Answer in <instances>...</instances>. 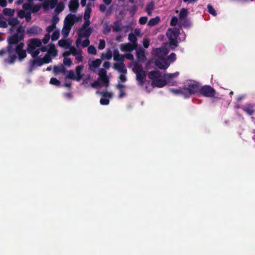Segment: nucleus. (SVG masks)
<instances>
[{"mask_svg":"<svg viewBox=\"0 0 255 255\" xmlns=\"http://www.w3.org/2000/svg\"><path fill=\"white\" fill-rule=\"evenodd\" d=\"M3 16L0 14V27H6L7 23L6 21L3 20Z\"/></svg>","mask_w":255,"mask_h":255,"instance_id":"47","label":"nucleus"},{"mask_svg":"<svg viewBox=\"0 0 255 255\" xmlns=\"http://www.w3.org/2000/svg\"><path fill=\"white\" fill-rule=\"evenodd\" d=\"M154 4L153 2H151L147 4L146 8V11L147 14L149 16H151L152 15V10L154 9Z\"/></svg>","mask_w":255,"mask_h":255,"instance_id":"29","label":"nucleus"},{"mask_svg":"<svg viewBox=\"0 0 255 255\" xmlns=\"http://www.w3.org/2000/svg\"><path fill=\"white\" fill-rule=\"evenodd\" d=\"M148 18L146 16L141 17L139 19V23L140 24H144L147 22Z\"/></svg>","mask_w":255,"mask_h":255,"instance_id":"53","label":"nucleus"},{"mask_svg":"<svg viewBox=\"0 0 255 255\" xmlns=\"http://www.w3.org/2000/svg\"><path fill=\"white\" fill-rule=\"evenodd\" d=\"M136 54L137 59L138 62H142L145 60L146 56L144 53V51L142 49L137 50Z\"/></svg>","mask_w":255,"mask_h":255,"instance_id":"22","label":"nucleus"},{"mask_svg":"<svg viewBox=\"0 0 255 255\" xmlns=\"http://www.w3.org/2000/svg\"><path fill=\"white\" fill-rule=\"evenodd\" d=\"M59 20V17L57 15H54L52 17L51 19L52 24L56 26V24L58 22Z\"/></svg>","mask_w":255,"mask_h":255,"instance_id":"55","label":"nucleus"},{"mask_svg":"<svg viewBox=\"0 0 255 255\" xmlns=\"http://www.w3.org/2000/svg\"><path fill=\"white\" fill-rule=\"evenodd\" d=\"M27 0L28 2L23 5V9L19 10L17 15L19 17L25 18L27 21H28L31 19V13H35L38 11L41 8V5L39 4H36L32 6L33 0Z\"/></svg>","mask_w":255,"mask_h":255,"instance_id":"5","label":"nucleus"},{"mask_svg":"<svg viewBox=\"0 0 255 255\" xmlns=\"http://www.w3.org/2000/svg\"><path fill=\"white\" fill-rule=\"evenodd\" d=\"M102 63V60L100 59H96L95 60L89 61V66L90 69L95 72L97 69L100 66Z\"/></svg>","mask_w":255,"mask_h":255,"instance_id":"17","label":"nucleus"},{"mask_svg":"<svg viewBox=\"0 0 255 255\" xmlns=\"http://www.w3.org/2000/svg\"><path fill=\"white\" fill-rule=\"evenodd\" d=\"M178 75V72H175L172 74H166L162 76L159 71H154L148 73V77L152 81L151 85L153 87L161 88L167 84L173 85L172 80Z\"/></svg>","mask_w":255,"mask_h":255,"instance_id":"2","label":"nucleus"},{"mask_svg":"<svg viewBox=\"0 0 255 255\" xmlns=\"http://www.w3.org/2000/svg\"><path fill=\"white\" fill-rule=\"evenodd\" d=\"M8 23L12 26L10 28L11 32L14 33L8 39L9 44L12 45L17 43L19 40H21L23 38L24 30L22 26L19 24L18 21L16 18L10 19Z\"/></svg>","mask_w":255,"mask_h":255,"instance_id":"4","label":"nucleus"},{"mask_svg":"<svg viewBox=\"0 0 255 255\" xmlns=\"http://www.w3.org/2000/svg\"><path fill=\"white\" fill-rule=\"evenodd\" d=\"M102 95V98L100 100V103L103 105H107L109 103V99L111 98L113 96V93L111 92H104V93H99Z\"/></svg>","mask_w":255,"mask_h":255,"instance_id":"16","label":"nucleus"},{"mask_svg":"<svg viewBox=\"0 0 255 255\" xmlns=\"http://www.w3.org/2000/svg\"><path fill=\"white\" fill-rule=\"evenodd\" d=\"M160 21V18L156 16L155 18H151L148 22L147 25L150 27H152L157 24Z\"/></svg>","mask_w":255,"mask_h":255,"instance_id":"26","label":"nucleus"},{"mask_svg":"<svg viewBox=\"0 0 255 255\" xmlns=\"http://www.w3.org/2000/svg\"><path fill=\"white\" fill-rule=\"evenodd\" d=\"M60 36V30L59 29H55L51 35V39L52 41L57 40Z\"/></svg>","mask_w":255,"mask_h":255,"instance_id":"34","label":"nucleus"},{"mask_svg":"<svg viewBox=\"0 0 255 255\" xmlns=\"http://www.w3.org/2000/svg\"><path fill=\"white\" fill-rule=\"evenodd\" d=\"M103 67L105 69H108L110 67V63L108 61L105 62L103 64Z\"/></svg>","mask_w":255,"mask_h":255,"instance_id":"61","label":"nucleus"},{"mask_svg":"<svg viewBox=\"0 0 255 255\" xmlns=\"http://www.w3.org/2000/svg\"><path fill=\"white\" fill-rule=\"evenodd\" d=\"M85 20V22L83 23L82 26L81 27H84L86 28H88V27L90 24V21L89 19H84Z\"/></svg>","mask_w":255,"mask_h":255,"instance_id":"60","label":"nucleus"},{"mask_svg":"<svg viewBox=\"0 0 255 255\" xmlns=\"http://www.w3.org/2000/svg\"><path fill=\"white\" fill-rule=\"evenodd\" d=\"M82 16L76 15L75 14H69L66 17L64 23L72 27L75 22L81 21L82 19Z\"/></svg>","mask_w":255,"mask_h":255,"instance_id":"13","label":"nucleus"},{"mask_svg":"<svg viewBox=\"0 0 255 255\" xmlns=\"http://www.w3.org/2000/svg\"><path fill=\"white\" fill-rule=\"evenodd\" d=\"M112 57V51L110 50L107 51L106 53H103L101 55V58L102 59L110 60Z\"/></svg>","mask_w":255,"mask_h":255,"instance_id":"30","label":"nucleus"},{"mask_svg":"<svg viewBox=\"0 0 255 255\" xmlns=\"http://www.w3.org/2000/svg\"><path fill=\"white\" fill-rule=\"evenodd\" d=\"M64 7V2L60 1L58 3H57L55 9V12L57 13H59L63 10Z\"/></svg>","mask_w":255,"mask_h":255,"instance_id":"28","label":"nucleus"},{"mask_svg":"<svg viewBox=\"0 0 255 255\" xmlns=\"http://www.w3.org/2000/svg\"><path fill=\"white\" fill-rule=\"evenodd\" d=\"M133 34H135V35L138 37H141L142 34L141 33V30L139 28H135L133 31Z\"/></svg>","mask_w":255,"mask_h":255,"instance_id":"58","label":"nucleus"},{"mask_svg":"<svg viewBox=\"0 0 255 255\" xmlns=\"http://www.w3.org/2000/svg\"><path fill=\"white\" fill-rule=\"evenodd\" d=\"M7 2L6 0H0V5L2 7H5L6 6Z\"/></svg>","mask_w":255,"mask_h":255,"instance_id":"62","label":"nucleus"},{"mask_svg":"<svg viewBox=\"0 0 255 255\" xmlns=\"http://www.w3.org/2000/svg\"><path fill=\"white\" fill-rule=\"evenodd\" d=\"M24 44L20 42L15 47V51L17 54L19 60H22L26 56V51L23 48Z\"/></svg>","mask_w":255,"mask_h":255,"instance_id":"14","label":"nucleus"},{"mask_svg":"<svg viewBox=\"0 0 255 255\" xmlns=\"http://www.w3.org/2000/svg\"><path fill=\"white\" fill-rule=\"evenodd\" d=\"M55 29H56V26L52 24L47 26L46 28V31L48 33H50L52 31H54Z\"/></svg>","mask_w":255,"mask_h":255,"instance_id":"51","label":"nucleus"},{"mask_svg":"<svg viewBox=\"0 0 255 255\" xmlns=\"http://www.w3.org/2000/svg\"><path fill=\"white\" fill-rule=\"evenodd\" d=\"M99 8H100V11H101L102 12H104L106 9V6L103 4H101L100 5Z\"/></svg>","mask_w":255,"mask_h":255,"instance_id":"63","label":"nucleus"},{"mask_svg":"<svg viewBox=\"0 0 255 255\" xmlns=\"http://www.w3.org/2000/svg\"><path fill=\"white\" fill-rule=\"evenodd\" d=\"M117 88L120 90V94L119 95V97L120 98H122L123 97H124L125 95V86L123 85H121V84H118L117 85Z\"/></svg>","mask_w":255,"mask_h":255,"instance_id":"33","label":"nucleus"},{"mask_svg":"<svg viewBox=\"0 0 255 255\" xmlns=\"http://www.w3.org/2000/svg\"><path fill=\"white\" fill-rule=\"evenodd\" d=\"M57 2L58 0H51L49 1V3L48 1L45 0L43 2V7L45 9H47L49 6L52 9L56 6Z\"/></svg>","mask_w":255,"mask_h":255,"instance_id":"23","label":"nucleus"},{"mask_svg":"<svg viewBox=\"0 0 255 255\" xmlns=\"http://www.w3.org/2000/svg\"><path fill=\"white\" fill-rule=\"evenodd\" d=\"M79 0H70L69 3V8L70 11L76 12L79 7Z\"/></svg>","mask_w":255,"mask_h":255,"instance_id":"18","label":"nucleus"},{"mask_svg":"<svg viewBox=\"0 0 255 255\" xmlns=\"http://www.w3.org/2000/svg\"><path fill=\"white\" fill-rule=\"evenodd\" d=\"M188 11L187 9L182 8L179 13V25L180 27H187L189 25V22L187 19Z\"/></svg>","mask_w":255,"mask_h":255,"instance_id":"12","label":"nucleus"},{"mask_svg":"<svg viewBox=\"0 0 255 255\" xmlns=\"http://www.w3.org/2000/svg\"><path fill=\"white\" fill-rule=\"evenodd\" d=\"M90 44V41L89 40H88V38H85V39L83 40V39L82 40V41H81V43L80 45L82 46V47H87Z\"/></svg>","mask_w":255,"mask_h":255,"instance_id":"48","label":"nucleus"},{"mask_svg":"<svg viewBox=\"0 0 255 255\" xmlns=\"http://www.w3.org/2000/svg\"><path fill=\"white\" fill-rule=\"evenodd\" d=\"M75 57V60L77 63H79L83 61V56L82 55V52L80 51L76 55L74 56Z\"/></svg>","mask_w":255,"mask_h":255,"instance_id":"38","label":"nucleus"},{"mask_svg":"<svg viewBox=\"0 0 255 255\" xmlns=\"http://www.w3.org/2000/svg\"><path fill=\"white\" fill-rule=\"evenodd\" d=\"M114 68L120 73L126 74L127 72V68L124 62H117L115 63Z\"/></svg>","mask_w":255,"mask_h":255,"instance_id":"19","label":"nucleus"},{"mask_svg":"<svg viewBox=\"0 0 255 255\" xmlns=\"http://www.w3.org/2000/svg\"><path fill=\"white\" fill-rule=\"evenodd\" d=\"M200 93L203 95L209 97H213L215 95L214 90L208 86L203 87L200 90Z\"/></svg>","mask_w":255,"mask_h":255,"instance_id":"15","label":"nucleus"},{"mask_svg":"<svg viewBox=\"0 0 255 255\" xmlns=\"http://www.w3.org/2000/svg\"><path fill=\"white\" fill-rule=\"evenodd\" d=\"M67 76L68 78L77 81L76 75H75V72L72 70H70L68 72Z\"/></svg>","mask_w":255,"mask_h":255,"instance_id":"37","label":"nucleus"},{"mask_svg":"<svg viewBox=\"0 0 255 255\" xmlns=\"http://www.w3.org/2000/svg\"><path fill=\"white\" fill-rule=\"evenodd\" d=\"M83 68V65H78L76 67L75 73L77 77V81H80L83 77V74L82 73V71Z\"/></svg>","mask_w":255,"mask_h":255,"instance_id":"20","label":"nucleus"},{"mask_svg":"<svg viewBox=\"0 0 255 255\" xmlns=\"http://www.w3.org/2000/svg\"><path fill=\"white\" fill-rule=\"evenodd\" d=\"M121 29L120 23L118 22H116L114 23L113 26V30L114 31H118Z\"/></svg>","mask_w":255,"mask_h":255,"instance_id":"42","label":"nucleus"},{"mask_svg":"<svg viewBox=\"0 0 255 255\" xmlns=\"http://www.w3.org/2000/svg\"><path fill=\"white\" fill-rule=\"evenodd\" d=\"M92 32L90 28H86L81 27L78 30V37L76 41V44L77 47L80 46L82 40L83 38H88Z\"/></svg>","mask_w":255,"mask_h":255,"instance_id":"11","label":"nucleus"},{"mask_svg":"<svg viewBox=\"0 0 255 255\" xmlns=\"http://www.w3.org/2000/svg\"><path fill=\"white\" fill-rule=\"evenodd\" d=\"M208 12L214 16L216 15V12L215 9L210 4L207 6Z\"/></svg>","mask_w":255,"mask_h":255,"instance_id":"43","label":"nucleus"},{"mask_svg":"<svg viewBox=\"0 0 255 255\" xmlns=\"http://www.w3.org/2000/svg\"><path fill=\"white\" fill-rule=\"evenodd\" d=\"M125 55H120L118 50L115 51L114 52V60L118 62H123Z\"/></svg>","mask_w":255,"mask_h":255,"instance_id":"24","label":"nucleus"},{"mask_svg":"<svg viewBox=\"0 0 255 255\" xmlns=\"http://www.w3.org/2000/svg\"><path fill=\"white\" fill-rule=\"evenodd\" d=\"M71 42L65 39H61L58 41V45L62 48L68 49L71 46Z\"/></svg>","mask_w":255,"mask_h":255,"instance_id":"25","label":"nucleus"},{"mask_svg":"<svg viewBox=\"0 0 255 255\" xmlns=\"http://www.w3.org/2000/svg\"><path fill=\"white\" fill-rule=\"evenodd\" d=\"M8 51H9V57L10 58V60L9 61H8V62L9 63H11L16 58V56L15 55L12 54L11 52L10 51L9 49L8 50Z\"/></svg>","mask_w":255,"mask_h":255,"instance_id":"59","label":"nucleus"},{"mask_svg":"<svg viewBox=\"0 0 255 255\" xmlns=\"http://www.w3.org/2000/svg\"><path fill=\"white\" fill-rule=\"evenodd\" d=\"M98 79L93 82L92 86L94 88H99L101 87H107L109 84V78L107 75V71L105 69H101L98 73Z\"/></svg>","mask_w":255,"mask_h":255,"instance_id":"7","label":"nucleus"},{"mask_svg":"<svg viewBox=\"0 0 255 255\" xmlns=\"http://www.w3.org/2000/svg\"><path fill=\"white\" fill-rule=\"evenodd\" d=\"M50 36L49 34H46L44 37V38L42 39L41 43L42 42L44 44H46L50 40Z\"/></svg>","mask_w":255,"mask_h":255,"instance_id":"44","label":"nucleus"},{"mask_svg":"<svg viewBox=\"0 0 255 255\" xmlns=\"http://www.w3.org/2000/svg\"><path fill=\"white\" fill-rule=\"evenodd\" d=\"M63 64L65 66L70 67L72 65V61L70 58L67 57H65L63 59Z\"/></svg>","mask_w":255,"mask_h":255,"instance_id":"39","label":"nucleus"},{"mask_svg":"<svg viewBox=\"0 0 255 255\" xmlns=\"http://www.w3.org/2000/svg\"><path fill=\"white\" fill-rule=\"evenodd\" d=\"M170 24L172 26H175L177 24L179 25V20L176 16H173L171 20Z\"/></svg>","mask_w":255,"mask_h":255,"instance_id":"45","label":"nucleus"},{"mask_svg":"<svg viewBox=\"0 0 255 255\" xmlns=\"http://www.w3.org/2000/svg\"><path fill=\"white\" fill-rule=\"evenodd\" d=\"M70 50V53H71V54H72L73 56H75L79 52H80V50H77L75 47H71L69 48Z\"/></svg>","mask_w":255,"mask_h":255,"instance_id":"46","label":"nucleus"},{"mask_svg":"<svg viewBox=\"0 0 255 255\" xmlns=\"http://www.w3.org/2000/svg\"><path fill=\"white\" fill-rule=\"evenodd\" d=\"M197 0H183V1L188 3H191L195 2Z\"/></svg>","mask_w":255,"mask_h":255,"instance_id":"64","label":"nucleus"},{"mask_svg":"<svg viewBox=\"0 0 255 255\" xmlns=\"http://www.w3.org/2000/svg\"><path fill=\"white\" fill-rule=\"evenodd\" d=\"M127 81V77L125 74H121L119 77V82L124 83Z\"/></svg>","mask_w":255,"mask_h":255,"instance_id":"54","label":"nucleus"},{"mask_svg":"<svg viewBox=\"0 0 255 255\" xmlns=\"http://www.w3.org/2000/svg\"><path fill=\"white\" fill-rule=\"evenodd\" d=\"M166 35L169 41V45L171 48H175L177 46L178 40L179 41L185 39V35L179 32V29L176 28H169L166 32Z\"/></svg>","mask_w":255,"mask_h":255,"instance_id":"6","label":"nucleus"},{"mask_svg":"<svg viewBox=\"0 0 255 255\" xmlns=\"http://www.w3.org/2000/svg\"><path fill=\"white\" fill-rule=\"evenodd\" d=\"M199 90L197 83L194 81H189L185 85V88L183 92V96L185 98H188L190 95L196 93Z\"/></svg>","mask_w":255,"mask_h":255,"instance_id":"9","label":"nucleus"},{"mask_svg":"<svg viewBox=\"0 0 255 255\" xmlns=\"http://www.w3.org/2000/svg\"><path fill=\"white\" fill-rule=\"evenodd\" d=\"M111 31V27L107 23H105L103 25V32L104 34H107Z\"/></svg>","mask_w":255,"mask_h":255,"instance_id":"41","label":"nucleus"},{"mask_svg":"<svg viewBox=\"0 0 255 255\" xmlns=\"http://www.w3.org/2000/svg\"><path fill=\"white\" fill-rule=\"evenodd\" d=\"M87 51L89 54L96 55L97 53V50L96 48L92 45L88 46Z\"/></svg>","mask_w":255,"mask_h":255,"instance_id":"36","label":"nucleus"},{"mask_svg":"<svg viewBox=\"0 0 255 255\" xmlns=\"http://www.w3.org/2000/svg\"><path fill=\"white\" fill-rule=\"evenodd\" d=\"M137 46V43L131 44L127 43L125 44H121L120 45V49L122 51L128 52L125 54V57L129 60H133V55L130 53Z\"/></svg>","mask_w":255,"mask_h":255,"instance_id":"10","label":"nucleus"},{"mask_svg":"<svg viewBox=\"0 0 255 255\" xmlns=\"http://www.w3.org/2000/svg\"><path fill=\"white\" fill-rule=\"evenodd\" d=\"M91 12V8L87 6L85 9L84 18V19H89L90 17V14Z\"/></svg>","mask_w":255,"mask_h":255,"instance_id":"35","label":"nucleus"},{"mask_svg":"<svg viewBox=\"0 0 255 255\" xmlns=\"http://www.w3.org/2000/svg\"><path fill=\"white\" fill-rule=\"evenodd\" d=\"M170 91L174 93V94H182L183 95V93L182 92H184V90H181L180 89H170Z\"/></svg>","mask_w":255,"mask_h":255,"instance_id":"57","label":"nucleus"},{"mask_svg":"<svg viewBox=\"0 0 255 255\" xmlns=\"http://www.w3.org/2000/svg\"><path fill=\"white\" fill-rule=\"evenodd\" d=\"M27 32L32 34H37L40 33L42 31L41 28L37 26H32L27 29Z\"/></svg>","mask_w":255,"mask_h":255,"instance_id":"21","label":"nucleus"},{"mask_svg":"<svg viewBox=\"0 0 255 255\" xmlns=\"http://www.w3.org/2000/svg\"><path fill=\"white\" fill-rule=\"evenodd\" d=\"M105 41L103 39H101L100 40L99 44L98 46V48L100 50H102L105 47Z\"/></svg>","mask_w":255,"mask_h":255,"instance_id":"52","label":"nucleus"},{"mask_svg":"<svg viewBox=\"0 0 255 255\" xmlns=\"http://www.w3.org/2000/svg\"><path fill=\"white\" fill-rule=\"evenodd\" d=\"M14 9L11 8H5L3 9V14L7 16H12L14 13Z\"/></svg>","mask_w":255,"mask_h":255,"instance_id":"31","label":"nucleus"},{"mask_svg":"<svg viewBox=\"0 0 255 255\" xmlns=\"http://www.w3.org/2000/svg\"><path fill=\"white\" fill-rule=\"evenodd\" d=\"M168 51L166 48H156L153 51L154 55L155 65L159 69H167L171 62H174L176 59V55L172 53L169 56L168 59H166V55Z\"/></svg>","mask_w":255,"mask_h":255,"instance_id":"3","label":"nucleus"},{"mask_svg":"<svg viewBox=\"0 0 255 255\" xmlns=\"http://www.w3.org/2000/svg\"><path fill=\"white\" fill-rule=\"evenodd\" d=\"M244 110L247 113H248L250 115L253 114V113L255 112V110L253 109V107H246L244 109Z\"/></svg>","mask_w":255,"mask_h":255,"instance_id":"49","label":"nucleus"},{"mask_svg":"<svg viewBox=\"0 0 255 255\" xmlns=\"http://www.w3.org/2000/svg\"><path fill=\"white\" fill-rule=\"evenodd\" d=\"M128 40L132 43V44L137 43L136 36L132 33H131L129 34Z\"/></svg>","mask_w":255,"mask_h":255,"instance_id":"40","label":"nucleus"},{"mask_svg":"<svg viewBox=\"0 0 255 255\" xmlns=\"http://www.w3.org/2000/svg\"><path fill=\"white\" fill-rule=\"evenodd\" d=\"M50 83L55 86H59L60 85V82L55 78H52L50 79Z\"/></svg>","mask_w":255,"mask_h":255,"instance_id":"50","label":"nucleus"},{"mask_svg":"<svg viewBox=\"0 0 255 255\" xmlns=\"http://www.w3.org/2000/svg\"><path fill=\"white\" fill-rule=\"evenodd\" d=\"M53 71L55 74H58L60 73H64L65 71V68L63 65L55 66L53 69Z\"/></svg>","mask_w":255,"mask_h":255,"instance_id":"32","label":"nucleus"},{"mask_svg":"<svg viewBox=\"0 0 255 255\" xmlns=\"http://www.w3.org/2000/svg\"><path fill=\"white\" fill-rule=\"evenodd\" d=\"M142 43L144 47L147 48L149 45V40L147 38H143Z\"/></svg>","mask_w":255,"mask_h":255,"instance_id":"56","label":"nucleus"},{"mask_svg":"<svg viewBox=\"0 0 255 255\" xmlns=\"http://www.w3.org/2000/svg\"><path fill=\"white\" fill-rule=\"evenodd\" d=\"M71 28L72 27L64 23V27L62 30V34L64 37H66L68 36Z\"/></svg>","mask_w":255,"mask_h":255,"instance_id":"27","label":"nucleus"},{"mask_svg":"<svg viewBox=\"0 0 255 255\" xmlns=\"http://www.w3.org/2000/svg\"><path fill=\"white\" fill-rule=\"evenodd\" d=\"M47 51L46 55L42 58L35 59L33 62V65L41 66L44 63H48L57 54V50L53 44L47 45V48L45 46H41V41L38 38H34L30 40L28 44L27 51L33 57H36L40 53Z\"/></svg>","mask_w":255,"mask_h":255,"instance_id":"1","label":"nucleus"},{"mask_svg":"<svg viewBox=\"0 0 255 255\" xmlns=\"http://www.w3.org/2000/svg\"><path fill=\"white\" fill-rule=\"evenodd\" d=\"M132 71L135 73L136 80L139 85L141 86L144 83L145 78V72L143 70L142 66L136 62H133L130 65Z\"/></svg>","mask_w":255,"mask_h":255,"instance_id":"8","label":"nucleus"}]
</instances>
